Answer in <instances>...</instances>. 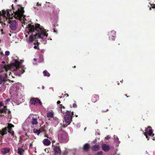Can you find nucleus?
Here are the masks:
<instances>
[{"label":"nucleus","instance_id":"34","mask_svg":"<svg viewBox=\"0 0 155 155\" xmlns=\"http://www.w3.org/2000/svg\"><path fill=\"white\" fill-rule=\"evenodd\" d=\"M37 5L39 6V5H39L38 3H37Z\"/></svg>","mask_w":155,"mask_h":155},{"label":"nucleus","instance_id":"41","mask_svg":"<svg viewBox=\"0 0 155 155\" xmlns=\"http://www.w3.org/2000/svg\"><path fill=\"white\" fill-rule=\"evenodd\" d=\"M42 88H43V89H44V86H42Z\"/></svg>","mask_w":155,"mask_h":155},{"label":"nucleus","instance_id":"10","mask_svg":"<svg viewBox=\"0 0 155 155\" xmlns=\"http://www.w3.org/2000/svg\"><path fill=\"white\" fill-rule=\"evenodd\" d=\"M37 103H38L40 105L42 104V103L40 100L38 98H32L30 101V103L31 104H35Z\"/></svg>","mask_w":155,"mask_h":155},{"label":"nucleus","instance_id":"22","mask_svg":"<svg viewBox=\"0 0 155 155\" xmlns=\"http://www.w3.org/2000/svg\"><path fill=\"white\" fill-rule=\"evenodd\" d=\"M43 74L44 76H49L50 74L46 71H44L43 72Z\"/></svg>","mask_w":155,"mask_h":155},{"label":"nucleus","instance_id":"14","mask_svg":"<svg viewBox=\"0 0 155 155\" xmlns=\"http://www.w3.org/2000/svg\"><path fill=\"white\" fill-rule=\"evenodd\" d=\"M100 147L98 145H95L92 147V150L94 151H97L99 149Z\"/></svg>","mask_w":155,"mask_h":155},{"label":"nucleus","instance_id":"37","mask_svg":"<svg viewBox=\"0 0 155 155\" xmlns=\"http://www.w3.org/2000/svg\"><path fill=\"white\" fill-rule=\"evenodd\" d=\"M65 95H66V96H67V97L68 96V94H65Z\"/></svg>","mask_w":155,"mask_h":155},{"label":"nucleus","instance_id":"11","mask_svg":"<svg viewBox=\"0 0 155 155\" xmlns=\"http://www.w3.org/2000/svg\"><path fill=\"white\" fill-rule=\"evenodd\" d=\"M102 148L103 150L105 151H107L110 149L109 146L108 145L105 144H104L102 145Z\"/></svg>","mask_w":155,"mask_h":155},{"label":"nucleus","instance_id":"44","mask_svg":"<svg viewBox=\"0 0 155 155\" xmlns=\"http://www.w3.org/2000/svg\"><path fill=\"white\" fill-rule=\"evenodd\" d=\"M75 67H76V66H74V68H75Z\"/></svg>","mask_w":155,"mask_h":155},{"label":"nucleus","instance_id":"20","mask_svg":"<svg viewBox=\"0 0 155 155\" xmlns=\"http://www.w3.org/2000/svg\"><path fill=\"white\" fill-rule=\"evenodd\" d=\"M114 140L116 142L119 143L120 141H119V138L116 135H114Z\"/></svg>","mask_w":155,"mask_h":155},{"label":"nucleus","instance_id":"23","mask_svg":"<svg viewBox=\"0 0 155 155\" xmlns=\"http://www.w3.org/2000/svg\"><path fill=\"white\" fill-rule=\"evenodd\" d=\"M6 106H4V108L2 109H0V116L2 115L1 113L5 111Z\"/></svg>","mask_w":155,"mask_h":155},{"label":"nucleus","instance_id":"3","mask_svg":"<svg viewBox=\"0 0 155 155\" xmlns=\"http://www.w3.org/2000/svg\"><path fill=\"white\" fill-rule=\"evenodd\" d=\"M14 127L13 125L11 124H8L7 128L5 127L2 129V131H0V134L2 136H3L5 134H6L7 133V129H8V132L11 134L13 136L14 132L13 131H12V127Z\"/></svg>","mask_w":155,"mask_h":155},{"label":"nucleus","instance_id":"35","mask_svg":"<svg viewBox=\"0 0 155 155\" xmlns=\"http://www.w3.org/2000/svg\"><path fill=\"white\" fill-rule=\"evenodd\" d=\"M2 63H3V64H5V62L4 61H3L2 62Z\"/></svg>","mask_w":155,"mask_h":155},{"label":"nucleus","instance_id":"33","mask_svg":"<svg viewBox=\"0 0 155 155\" xmlns=\"http://www.w3.org/2000/svg\"><path fill=\"white\" fill-rule=\"evenodd\" d=\"M37 48V47L36 46H34V48L35 49H36Z\"/></svg>","mask_w":155,"mask_h":155},{"label":"nucleus","instance_id":"38","mask_svg":"<svg viewBox=\"0 0 155 155\" xmlns=\"http://www.w3.org/2000/svg\"><path fill=\"white\" fill-rule=\"evenodd\" d=\"M153 140H155V138H154V137H153Z\"/></svg>","mask_w":155,"mask_h":155},{"label":"nucleus","instance_id":"4","mask_svg":"<svg viewBox=\"0 0 155 155\" xmlns=\"http://www.w3.org/2000/svg\"><path fill=\"white\" fill-rule=\"evenodd\" d=\"M6 72L5 73V75H4L3 76H0V84L4 83V82L5 80H9V79L12 77V75L11 74V73L10 70H7Z\"/></svg>","mask_w":155,"mask_h":155},{"label":"nucleus","instance_id":"31","mask_svg":"<svg viewBox=\"0 0 155 155\" xmlns=\"http://www.w3.org/2000/svg\"><path fill=\"white\" fill-rule=\"evenodd\" d=\"M61 103V102L60 101H58L57 102V104H59Z\"/></svg>","mask_w":155,"mask_h":155},{"label":"nucleus","instance_id":"24","mask_svg":"<svg viewBox=\"0 0 155 155\" xmlns=\"http://www.w3.org/2000/svg\"><path fill=\"white\" fill-rule=\"evenodd\" d=\"M33 132L34 133L37 134L38 135L39 134L40 131L39 130L37 129H34L33 130Z\"/></svg>","mask_w":155,"mask_h":155},{"label":"nucleus","instance_id":"25","mask_svg":"<svg viewBox=\"0 0 155 155\" xmlns=\"http://www.w3.org/2000/svg\"><path fill=\"white\" fill-rule=\"evenodd\" d=\"M112 32L113 33L112 34V37H111V38L110 37V39L112 40H114V35H115V32L114 31H112Z\"/></svg>","mask_w":155,"mask_h":155},{"label":"nucleus","instance_id":"2","mask_svg":"<svg viewBox=\"0 0 155 155\" xmlns=\"http://www.w3.org/2000/svg\"><path fill=\"white\" fill-rule=\"evenodd\" d=\"M20 63L17 60H15L13 64L16 67V72L17 74L20 76L24 72L25 68L23 66H19Z\"/></svg>","mask_w":155,"mask_h":155},{"label":"nucleus","instance_id":"40","mask_svg":"<svg viewBox=\"0 0 155 155\" xmlns=\"http://www.w3.org/2000/svg\"><path fill=\"white\" fill-rule=\"evenodd\" d=\"M72 114L73 115L74 114H73L74 112H72Z\"/></svg>","mask_w":155,"mask_h":155},{"label":"nucleus","instance_id":"15","mask_svg":"<svg viewBox=\"0 0 155 155\" xmlns=\"http://www.w3.org/2000/svg\"><path fill=\"white\" fill-rule=\"evenodd\" d=\"M2 152L5 154L8 153L9 151V149L8 148H3L2 149Z\"/></svg>","mask_w":155,"mask_h":155},{"label":"nucleus","instance_id":"18","mask_svg":"<svg viewBox=\"0 0 155 155\" xmlns=\"http://www.w3.org/2000/svg\"><path fill=\"white\" fill-rule=\"evenodd\" d=\"M38 122L37 120L36 119L34 118L33 117H32V124L33 125H35L37 124Z\"/></svg>","mask_w":155,"mask_h":155},{"label":"nucleus","instance_id":"19","mask_svg":"<svg viewBox=\"0 0 155 155\" xmlns=\"http://www.w3.org/2000/svg\"><path fill=\"white\" fill-rule=\"evenodd\" d=\"M89 148V145L88 143L85 144L84 146V149L85 150H87Z\"/></svg>","mask_w":155,"mask_h":155},{"label":"nucleus","instance_id":"30","mask_svg":"<svg viewBox=\"0 0 155 155\" xmlns=\"http://www.w3.org/2000/svg\"><path fill=\"white\" fill-rule=\"evenodd\" d=\"M3 106V105H2V102H0V107H1L2 106Z\"/></svg>","mask_w":155,"mask_h":155},{"label":"nucleus","instance_id":"45","mask_svg":"<svg viewBox=\"0 0 155 155\" xmlns=\"http://www.w3.org/2000/svg\"><path fill=\"white\" fill-rule=\"evenodd\" d=\"M15 2H17V0H15Z\"/></svg>","mask_w":155,"mask_h":155},{"label":"nucleus","instance_id":"29","mask_svg":"<svg viewBox=\"0 0 155 155\" xmlns=\"http://www.w3.org/2000/svg\"><path fill=\"white\" fill-rule=\"evenodd\" d=\"M110 137L108 135L106 137H105V139H110Z\"/></svg>","mask_w":155,"mask_h":155},{"label":"nucleus","instance_id":"6","mask_svg":"<svg viewBox=\"0 0 155 155\" xmlns=\"http://www.w3.org/2000/svg\"><path fill=\"white\" fill-rule=\"evenodd\" d=\"M9 23V26L10 29L12 30H15L18 26V23L15 21H8Z\"/></svg>","mask_w":155,"mask_h":155},{"label":"nucleus","instance_id":"36","mask_svg":"<svg viewBox=\"0 0 155 155\" xmlns=\"http://www.w3.org/2000/svg\"><path fill=\"white\" fill-rule=\"evenodd\" d=\"M34 60L35 61H36V58H34Z\"/></svg>","mask_w":155,"mask_h":155},{"label":"nucleus","instance_id":"26","mask_svg":"<svg viewBox=\"0 0 155 155\" xmlns=\"http://www.w3.org/2000/svg\"><path fill=\"white\" fill-rule=\"evenodd\" d=\"M10 54V52L8 51H6L5 52V54L6 55H9Z\"/></svg>","mask_w":155,"mask_h":155},{"label":"nucleus","instance_id":"42","mask_svg":"<svg viewBox=\"0 0 155 155\" xmlns=\"http://www.w3.org/2000/svg\"><path fill=\"white\" fill-rule=\"evenodd\" d=\"M32 146V144H30V146Z\"/></svg>","mask_w":155,"mask_h":155},{"label":"nucleus","instance_id":"28","mask_svg":"<svg viewBox=\"0 0 155 155\" xmlns=\"http://www.w3.org/2000/svg\"><path fill=\"white\" fill-rule=\"evenodd\" d=\"M73 106L74 107H77V105L76 104L74 103L73 104Z\"/></svg>","mask_w":155,"mask_h":155},{"label":"nucleus","instance_id":"8","mask_svg":"<svg viewBox=\"0 0 155 155\" xmlns=\"http://www.w3.org/2000/svg\"><path fill=\"white\" fill-rule=\"evenodd\" d=\"M32 117V115H30L27 120H26L23 124L22 128L24 130H27L28 129V126L30 123L29 120V118Z\"/></svg>","mask_w":155,"mask_h":155},{"label":"nucleus","instance_id":"16","mask_svg":"<svg viewBox=\"0 0 155 155\" xmlns=\"http://www.w3.org/2000/svg\"><path fill=\"white\" fill-rule=\"evenodd\" d=\"M24 150L21 148H19L18 149V153L20 155H22Z\"/></svg>","mask_w":155,"mask_h":155},{"label":"nucleus","instance_id":"9","mask_svg":"<svg viewBox=\"0 0 155 155\" xmlns=\"http://www.w3.org/2000/svg\"><path fill=\"white\" fill-rule=\"evenodd\" d=\"M59 139L63 142H66L68 140V136L66 133H64L59 137Z\"/></svg>","mask_w":155,"mask_h":155},{"label":"nucleus","instance_id":"5","mask_svg":"<svg viewBox=\"0 0 155 155\" xmlns=\"http://www.w3.org/2000/svg\"><path fill=\"white\" fill-rule=\"evenodd\" d=\"M64 121L66 124H64L63 126L64 127H67L71 123L72 117L70 114H68L64 116Z\"/></svg>","mask_w":155,"mask_h":155},{"label":"nucleus","instance_id":"7","mask_svg":"<svg viewBox=\"0 0 155 155\" xmlns=\"http://www.w3.org/2000/svg\"><path fill=\"white\" fill-rule=\"evenodd\" d=\"M145 131H146V132L144 133V134L146 136V137L147 139V140H149V138L148 137L147 133L150 136L152 135L153 136L154 135V134H153V131L151 129V127H148L147 128H146Z\"/></svg>","mask_w":155,"mask_h":155},{"label":"nucleus","instance_id":"12","mask_svg":"<svg viewBox=\"0 0 155 155\" xmlns=\"http://www.w3.org/2000/svg\"><path fill=\"white\" fill-rule=\"evenodd\" d=\"M43 143L44 145L48 146L51 144V142L48 139L46 138L43 140Z\"/></svg>","mask_w":155,"mask_h":155},{"label":"nucleus","instance_id":"1","mask_svg":"<svg viewBox=\"0 0 155 155\" xmlns=\"http://www.w3.org/2000/svg\"><path fill=\"white\" fill-rule=\"evenodd\" d=\"M15 10H8L3 11L2 13L0 12V22H3L8 19V21L13 17L19 19L22 23V26L25 28V35L26 36L30 35L29 41H32L34 40L39 42L45 40L47 38L48 34L46 33L45 30L42 26L39 24L31 25L26 22L25 16L23 14L24 11L20 5H17L14 9Z\"/></svg>","mask_w":155,"mask_h":155},{"label":"nucleus","instance_id":"39","mask_svg":"<svg viewBox=\"0 0 155 155\" xmlns=\"http://www.w3.org/2000/svg\"><path fill=\"white\" fill-rule=\"evenodd\" d=\"M149 9H150V10H151V7H150V8H149Z\"/></svg>","mask_w":155,"mask_h":155},{"label":"nucleus","instance_id":"32","mask_svg":"<svg viewBox=\"0 0 155 155\" xmlns=\"http://www.w3.org/2000/svg\"><path fill=\"white\" fill-rule=\"evenodd\" d=\"M6 101H7V102H8V101H10V99H7L6 100Z\"/></svg>","mask_w":155,"mask_h":155},{"label":"nucleus","instance_id":"27","mask_svg":"<svg viewBox=\"0 0 155 155\" xmlns=\"http://www.w3.org/2000/svg\"><path fill=\"white\" fill-rule=\"evenodd\" d=\"M102 151H100L97 153V155H102Z\"/></svg>","mask_w":155,"mask_h":155},{"label":"nucleus","instance_id":"21","mask_svg":"<svg viewBox=\"0 0 155 155\" xmlns=\"http://www.w3.org/2000/svg\"><path fill=\"white\" fill-rule=\"evenodd\" d=\"M58 107L61 109V112L62 113H64V111H63L62 110V108L64 109V107L62 104H60L59 105Z\"/></svg>","mask_w":155,"mask_h":155},{"label":"nucleus","instance_id":"43","mask_svg":"<svg viewBox=\"0 0 155 155\" xmlns=\"http://www.w3.org/2000/svg\"><path fill=\"white\" fill-rule=\"evenodd\" d=\"M76 117H78V115H76Z\"/></svg>","mask_w":155,"mask_h":155},{"label":"nucleus","instance_id":"13","mask_svg":"<svg viewBox=\"0 0 155 155\" xmlns=\"http://www.w3.org/2000/svg\"><path fill=\"white\" fill-rule=\"evenodd\" d=\"M54 150L55 153L58 154H60L61 153V150L60 149L59 147H56L54 148Z\"/></svg>","mask_w":155,"mask_h":155},{"label":"nucleus","instance_id":"17","mask_svg":"<svg viewBox=\"0 0 155 155\" xmlns=\"http://www.w3.org/2000/svg\"><path fill=\"white\" fill-rule=\"evenodd\" d=\"M54 113L53 112L51 111L49 112L47 114V117L48 118H51L53 117Z\"/></svg>","mask_w":155,"mask_h":155}]
</instances>
